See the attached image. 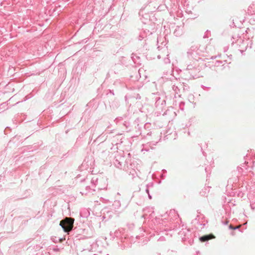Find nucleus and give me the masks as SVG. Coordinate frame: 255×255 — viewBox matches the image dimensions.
I'll return each instance as SVG.
<instances>
[{"label":"nucleus","mask_w":255,"mask_h":255,"mask_svg":"<svg viewBox=\"0 0 255 255\" xmlns=\"http://www.w3.org/2000/svg\"><path fill=\"white\" fill-rule=\"evenodd\" d=\"M85 179L87 181H90L91 183V185H87L86 186L85 190L81 192V193L82 195H89L91 194H93V193L95 191V189L94 188L96 185H98V189L99 190L104 189L106 188V187H103L101 186L100 184H98V178L97 176H89Z\"/></svg>","instance_id":"nucleus-1"},{"label":"nucleus","mask_w":255,"mask_h":255,"mask_svg":"<svg viewBox=\"0 0 255 255\" xmlns=\"http://www.w3.org/2000/svg\"><path fill=\"white\" fill-rule=\"evenodd\" d=\"M74 222V219L71 218H66L60 222V225L61 226L65 232L68 233L72 230Z\"/></svg>","instance_id":"nucleus-2"},{"label":"nucleus","mask_w":255,"mask_h":255,"mask_svg":"<svg viewBox=\"0 0 255 255\" xmlns=\"http://www.w3.org/2000/svg\"><path fill=\"white\" fill-rule=\"evenodd\" d=\"M90 215V212L87 209H82L80 211V216L82 218H87Z\"/></svg>","instance_id":"nucleus-3"},{"label":"nucleus","mask_w":255,"mask_h":255,"mask_svg":"<svg viewBox=\"0 0 255 255\" xmlns=\"http://www.w3.org/2000/svg\"><path fill=\"white\" fill-rule=\"evenodd\" d=\"M209 236L208 235H205L200 237L199 240L202 242H204L209 240Z\"/></svg>","instance_id":"nucleus-4"},{"label":"nucleus","mask_w":255,"mask_h":255,"mask_svg":"<svg viewBox=\"0 0 255 255\" xmlns=\"http://www.w3.org/2000/svg\"><path fill=\"white\" fill-rule=\"evenodd\" d=\"M148 210H150V212H151L152 213H153V211L151 210V209H149V208H146V209H143V211L144 212L143 214L141 216V217L143 218H146L147 217V214H146V211H148Z\"/></svg>","instance_id":"nucleus-5"},{"label":"nucleus","mask_w":255,"mask_h":255,"mask_svg":"<svg viewBox=\"0 0 255 255\" xmlns=\"http://www.w3.org/2000/svg\"><path fill=\"white\" fill-rule=\"evenodd\" d=\"M145 192L148 194V198L151 199V196L149 194V190L147 188L145 190Z\"/></svg>","instance_id":"nucleus-6"},{"label":"nucleus","mask_w":255,"mask_h":255,"mask_svg":"<svg viewBox=\"0 0 255 255\" xmlns=\"http://www.w3.org/2000/svg\"><path fill=\"white\" fill-rule=\"evenodd\" d=\"M234 226H233L232 225H230L229 226V229H232V230H234Z\"/></svg>","instance_id":"nucleus-7"},{"label":"nucleus","mask_w":255,"mask_h":255,"mask_svg":"<svg viewBox=\"0 0 255 255\" xmlns=\"http://www.w3.org/2000/svg\"><path fill=\"white\" fill-rule=\"evenodd\" d=\"M228 222H229L228 221H226L225 222H224L223 221H222L223 224L224 225H227L228 223Z\"/></svg>","instance_id":"nucleus-8"},{"label":"nucleus","mask_w":255,"mask_h":255,"mask_svg":"<svg viewBox=\"0 0 255 255\" xmlns=\"http://www.w3.org/2000/svg\"><path fill=\"white\" fill-rule=\"evenodd\" d=\"M240 227V226H236V227H234V230H236V229H239Z\"/></svg>","instance_id":"nucleus-9"},{"label":"nucleus","mask_w":255,"mask_h":255,"mask_svg":"<svg viewBox=\"0 0 255 255\" xmlns=\"http://www.w3.org/2000/svg\"><path fill=\"white\" fill-rule=\"evenodd\" d=\"M174 227H170V229L169 230H174Z\"/></svg>","instance_id":"nucleus-10"},{"label":"nucleus","mask_w":255,"mask_h":255,"mask_svg":"<svg viewBox=\"0 0 255 255\" xmlns=\"http://www.w3.org/2000/svg\"><path fill=\"white\" fill-rule=\"evenodd\" d=\"M103 181H105V179L104 178H102L101 179Z\"/></svg>","instance_id":"nucleus-11"},{"label":"nucleus","mask_w":255,"mask_h":255,"mask_svg":"<svg viewBox=\"0 0 255 255\" xmlns=\"http://www.w3.org/2000/svg\"><path fill=\"white\" fill-rule=\"evenodd\" d=\"M251 208H252V209H254V207H253L252 205H251Z\"/></svg>","instance_id":"nucleus-12"},{"label":"nucleus","mask_w":255,"mask_h":255,"mask_svg":"<svg viewBox=\"0 0 255 255\" xmlns=\"http://www.w3.org/2000/svg\"><path fill=\"white\" fill-rule=\"evenodd\" d=\"M170 212H173V213H174V212H175V211H174H174H170Z\"/></svg>","instance_id":"nucleus-13"},{"label":"nucleus","mask_w":255,"mask_h":255,"mask_svg":"<svg viewBox=\"0 0 255 255\" xmlns=\"http://www.w3.org/2000/svg\"><path fill=\"white\" fill-rule=\"evenodd\" d=\"M167 230V228L164 229L165 231H166Z\"/></svg>","instance_id":"nucleus-14"}]
</instances>
